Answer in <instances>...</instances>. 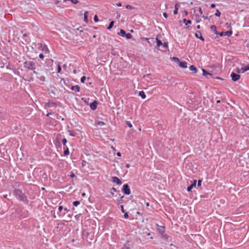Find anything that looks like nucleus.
<instances>
[{"label": "nucleus", "instance_id": "nucleus-59", "mask_svg": "<svg viewBox=\"0 0 249 249\" xmlns=\"http://www.w3.org/2000/svg\"><path fill=\"white\" fill-rule=\"evenodd\" d=\"M146 205L147 206H149V204L148 202H146Z\"/></svg>", "mask_w": 249, "mask_h": 249}, {"label": "nucleus", "instance_id": "nucleus-8", "mask_svg": "<svg viewBox=\"0 0 249 249\" xmlns=\"http://www.w3.org/2000/svg\"><path fill=\"white\" fill-rule=\"evenodd\" d=\"M196 180H194L193 181V182L189 186H188L187 187V191L188 192L191 191V190L193 188L196 187Z\"/></svg>", "mask_w": 249, "mask_h": 249}, {"label": "nucleus", "instance_id": "nucleus-2", "mask_svg": "<svg viewBox=\"0 0 249 249\" xmlns=\"http://www.w3.org/2000/svg\"><path fill=\"white\" fill-rule=\"evenodd\" d=\"M24 68L28 70H33L35 69V63L33 61H26L24 63Z\"/></svg>", "mask_w": 249, "mask_h": 249}, {"label": "nucleus", "instance_id": "nucleus-58", "mask_svg": "<svg viewBox=\"0 0 249 249\" xmlns=\"http://www.w3.org/2000/svg\"><path fill=\"white\" fill-rule=\"evenodd\" d=\"M51 113H48L47 114H46V116H49L50 115H51Z\"/></svg>", "mask_w": 249, "mask_h": 249}, {"label": "nucleus", "instance_id": "nucleus-1", "mask_svg": "<svg viewBox=\"0 0 249 249\" xmlns=\"http://www.w3.org/2000/svg\"><path fill=\"white\" fill-rule=\"evenodd\" d=\"M14 194L15 196L21 201H23L24 202H27L28 201L27 198L25 196L24 193L22 192L18 189H15L14 191Z\"/></svg>", "mask_w": 249, "mask_h": 249}, {"label": "nucleus", "instance_id": "nucleus-13", "mask_svg": "<svg viewBox=\"0 0 249 249\" xmlns=\"http://www.w3.org/2000/svg\"><path fill=\"white\" fill-rule=\"evenodd\" d=\"M179 66L182 68H186L187 67V63L185 61L179 62Z\"/></svg>", "mask_w": 249, "mask_h": 249}, {"label": "nucleus", "instance_id": "nucleus-57", "mask_svg": "<svg viewBox=\"0 0 249 249\" xmlns=\"http://www.w3.org/2000/svg\"><path fill=\"white\" fill-rule=\"evenodd\" d=\"M196 28H197V29H200V25H198L196 26Z\"/></svg>", "mask_w": 249, "mask_h": 249}, {"label": "nucleus", "instance_id": "nucleus-60", "mask_svg": "<svg viewBox=\"0 0 249 249\" xmlns=\"http://www.w3.org/2000/svg\"><path fill=\"white\" fill-rule=\"evenodd\" d=\"M59 1H58V0L55 1V3L57 4L59 3Z\"/></svg>", "mask_w": 249, "mask_h": 249}, {"label": "nucleus", "instance_id": "nucleus-44", "mask_svg": "<svg viewBox=\"0 0 249 249\" xmlns=\"http://www.w3.org/2000/svg\"><path fill=\"white\" fill-rule=\"evenodd\" d=\"M199 13H200V15H202V14H203V11H202V8H201L200 7H199Z\"/></svg>", "mask_w": 249, "mask_h": 249}, {"label": "nucleus", "instance_id": "nucleus-3", "mask_svg": "<svg viewBox=\"0 0 249 249\" xmlns=\"http://www.w3.org/2000/svg\"><path fill=\"white\" fill-rule=\"evenodd\" d=\"M123 191L125 195H130L131 192L128 185L126 184H124L123 187Z\"/></svg>", "mask_w": 249, "mask_h": 249}, {"label": "nucleus", "instance_id": "nucleus-35", "mask_svg": "<svg viewBox=\"0 0 249 249\" xmlns=\"http://www.w3.org/2000/svg\"><path fill=\"white\" fill-rule=\"evenodd\" d=\"M94 20L95 22H98V17L97 15H95L94 17Z\"/></svg>", "mask_w": 249, "mask_h": 249}, {"label": "nucleus", "instance_id": "nucleus-56", "mask_svg": "<svg viewBox=\"0 0 249 249\" xmlns=\"http://www.w3.org/2000/svg\"><path fill=\"white\" fill-rule=\"evenodd\" d=\"M33 72L34 73L36 74H37V73L36 71L35 70V69H34L33 70Z\"/></svg>", "mask_w": 249, "mask_h": 249}, {"label": "nucleus", "instance_id": "nucleus-26", "mask_svg": "<svg viewBox=\"0 0 249 249\" xmlns=\"http://www.w3.org/2000/svg\"><path fill=\"white\" fill-rule=\"evenodd\" d=\"M127 39H129L132 38V36L130 33H126L125 36Z\"/></svg>", "mask_w": 249, "mask_h": 249}, {"label": "nucleus", "instance_id": "nucleus-18", "mask_svg": "<svg viewBox=\"0 0 249 249\" xmlns=\"http://www.w3.org/2000/svg\"><path fill=\"white\" fill-rule=\"evenodd\" d=\"M189 69L190 71H193L194 73H196L197 70L196 67L194 65H191L189 67Z\"/></svg>", "mask_w": 249, "mask_h": 249}, {"label": "nucleus", "instance_id": "nucleus-61", "mask_svg": "<svg viewBox=\"0 0 249 249\" xmlns=\"http://www.w3.org/2000/svg\"><path fill=\"white\" fill-rule=\"evenodd\" d=\"M185 15H188V12H186V11H185Z\"/></svg>", "mask_w": 249, "mask_h": 249}, {"label": "nucleus", "instance_id": "nucleus-34", "mask_svg": "<svg viewBox=\"0 0 249 249\" xmlns=\"http://www.w3.org/2000/svg\"><path fill=\"white\" fill-rule=\"evenodd\" d=\"M105 123L103 122V121H99L98 122V124H99V125H101V126H103L104 125H105Z\"/></svg>", "mask_w": 249, "mask_h": 249}, {"label": "nucleus", "instance_id": "nucleus-50", "mask_svg": "<svg viewBox=\"0 0 249 249\" xmlns=\"http://www.w3.org/2000/svg\"><path fill=\"white\" fill-rule=\"evenodd\" d=\"M116 5L117 6H121V2H118L117 3H116Z\"/></svg>", "mask_w": 249, "mask_h": 249}, {"label": "nucleus", "instance_id": "nucleus-25", "mask_svg": "<svg viewBox=\"0 0 249 249\" xmlns=\"http://www.w3.org/2000/svg\"><path fill=\"white\" fill-rule=\"evenodd\" d=\"M69 154H70V152H69V148L68 147H67L66 149H65V150L64 151V156H68V155H69Z\"/></svg>", "mask_w": 249, "mask_h": 249}, {"label": "nucleus", "instance_id": "nucleus-52", "mask_svg": "<svg viewBox=\"0 0 249 249\" xmlns=\"http://www.w3.org/2000/svg\"><path fill=\"white\" fill-rule=\"evenodd\" d=\"M117 155L118 157H120V156H121V153H120V152H118V153H117Z\"/></svg>", "mask_w": 249, "mask_h": 249}, {"label": "nucleus", "instance_id": "nucleus-40", "mask_svg": "<svg viewBox=\"0 0 249 249\" xmlns=\"http://www.w3.org/2000/svg\"><path fill=\"white\" fill-rule=\"evenodd\" d=\"M126 8L128 9H131L132 8V7L130 5H127L126 6Z\"/></svg>", "mask_w": 249, "mask_h": 249}, {"label": "nucleus", "instance_id": "nucleus-42", "mask_svg": "<svg viewBox=\"0 0 249 249\" xmlns=\"http://www.w3.org/2000/svg\"><path fill=\"white\" fill-rule=\"evenodd\" d=\"M39 57L40 58L43 59L44 57V55L42 53H40L39 55Z\"/></svg>", "mask_w": 249, "mask_h": 249}, {"label": "nucleus", "instance_id": "nucleus-55", "mask_svg": "<svg viewBox=\"0 0 249 249\" xmlns=\"http://www.w3.org/2000/svg\"><path fill=\"white\" fill-rule=\"evenodd\" d=\"M64 210L66 212H68L69 211L67 208H65Z\"/></svg>", "mask_w": 249, "mask_h": 249}, {"label": "nucleus", "instance_id": "nucleus-48", "mask_svg": "<svg viewBox=\"0 0 249 249\" xmlns=\"http://www.w3.org/2000/svg\"><path fill=\"white\" fill-rule=\"evenodd\" d=\"M49 64L51 65H52V64L53 63V60L50 59L49 60Z\"/></svg>", "mask_w": 249, "mask_h": 249}, {"label": "nucleus", "instance_id": "nucleus-45", "mask_svg": "<svg viewBox=\"0 0 249 249\" xmlns=\"http://www.w3.org/2000/svg\"><path fill=\"white\" fill-rule=\"evenodd\" d=\"M219 36H225V32H221L219 34Z\"/></svg>", "mask_w": 249, "mask_h": 249}, {"label": "nucleus", "instance_id": "nucleus-23", "mask_svg": "<svg viewBox=\"0 0 249 249\" xmlns=\"http://www.w3.org/2000/svg\"><path fill=\"white\" fill-rule=\"evenodd\" d=\"M202 72H203V75H204V76H206L207 75H212V74L208 72L207 71H206L204 69H202Z\"/></svg>", "mask_w": 249, "mask_h": 249}, {"label": "nucleus", "instance_id": "nucleus-33", "mask_svg": "<svg viewBox=\"0 0 249 249\" xmlns=\"http://www.w3.org/2000/svg\"><path fill=\"white\" fill-rule=\"evenodd\" d=\"M86 80V77L85 76H83L81 78V79H80V81H81V83H84L85 82V81Z\"/></svg>", "mask_w": 249, "mask_h": 249}, {"label": "nucleus", "instance_id": "nucleus-30", "mask_svg": "<svg viewBox=\"0 0 249 249\" xmlns=\"http://www.w3.org/2000/svg\"><path fill=\"white\" fill-rule=\"evenodd\" d=\"M57 73H60L61 71V68L59 63H57Z\"/></svg>", "mask_w": 249, "mask_h": 249}, {"label": "nucleus", "instance_id": "nucleus-41", "mask_svg": "<svg viewBox=\"0 0 249 249\" xmlns=\"http://www.w3.org/2000/svg\"><path fill=\"white\" fill-rule=\"evenodd\" d=\"M163 16L165 18H167V17H168V14H167L166 13H163Z\"/></svg>", "mask_w": 249, "mask_h": 249}, {"label": "nucleus", "instance_id": "nucleus-22", "mask_svg": "<svg viewBox=\"0 0 249 249\" xmlns=\"http://www.w3.org/2000/svg\"><path fill=\"white\" fill-rule=\"evenodd\" d=\"M178 4L176 3L175 5V10H174V14H177L178 11Z\"/></svg>", "mask_w": 249, "mask_h": 249}, {"label": "nucleus", "instance_id": "nucleus-51", "mask_svg": "<svg viewBox=\"0 0 249 249\" xmlns=\"http://www.w3.org/2000/svg\"><path fill=\"white\" fill-rule=\"evenodd\" d=\"M70 176L71 178H74L75 177V175L73 173H71Z\"/></svg>", "mask_w": 249, "mask_h": 249}, {"label": "nucleus", "instance_id": "nucleus-20", "mask_svg": "<svg viewBox=\"0 0 249 249\" xmlns=\"http://www.w3.org/2000/svg\"><path fill=\"white\" fill-rule=\"evenodd\" d=\"M183 21L185 23V25L190 24H191V22H192L190 20H187L186 18H184L183 19Z\"/></svg>", "mask_w": 249, "mask_h": 249}, {"label": "nucleus", "instance_id": "nucleus-46", "mask_svg": "<svg viewBox=\"0 0 249 249\" xmlns=\"http://www.w3.org/2000/svg\"><path fill=\"white\" fill-rule=\"evenodd\" d=\"M86 164V161H84V160H83L82 162V166H85Z\"/></svg>", "mask_w": 249, "mask_h": 249}, {"label": "nucleus", "instance_id": "nucleus-62", "mask_svg": "<svg viewBox=\"0 0 249 249\" xmlns=\"http://www.w3.org/2000/svg\"><path fill=\"white\" fill-rule=\"evenodd\" d=\"M82 196H85V193H83V194H82Z\"/></svg>", "mask_w": 249, "mask_h": 249}, {"label": "nucleus", "instance_id": "nucleus-39", "mask_svg": "<svg viewBox=\"0 0 249 249\" xmlns=\"http://www.w3.org/2000/svg\"><path fill=\"white\" fill-rule=\"evenodd\" d=\"M201 182H202V180H198V183H197V186H200L201 185Z\"/></svg>", "mask_w": 249, "mask_h": 249}, {"label": "nucleus", "instance_id": "nucleus-11", "mask_svg": "<svg viewBox=\"0 0 249 249\" xmlns=\"http://www.w3.org/2000/svg\"><path fill=\"white\" fill-rule=\"evenodd\" d=\"M195 36L196 38L200 39L202 41L204 40V39L202 36L201 33L200 31H196L195 33Z\"/></svg>", "mask_w": 249, "mask_h": 249}, {"label": "nucleus", "instance_id": "nucleus-16", "mask_svg": "<svg viewBox=\"0 0 249 249\" xmlns=\"http://www.w3.org/2000/svg\"><path fill=\"white\" fill-rule=\"evenodd\" d=\"M139 95L143 99L146 98L145 94L143 91H140L139 93Z\"/></svg>", "mask_w": 249, "mask_h": 249}, {"label": "nucleus", "instance_id": "nucleus-17", "mask_svg": "<svg viewBox=\"0 0 249 249\" xmlns=\"http://www.w3.org/2000/svg\"><path fill=\"white\" fill-rule=\"evenodd\" d=\"M126 34V32L124 30L121 29L119 33H118V35L124 37Z\"/></svg>", "mask_w": 249, "mask_h": 249}, {"label": "nucleus", "instance_id": "nucleus-47", "mask_svg": "<svg viewBox=\"0 0 249 249\" xmlns=\"http://www.w3.org/2000/svg\"><path fill=\"white\" fill-rule=\"evenodd\" d=\"M63 209V208L62 206H59L58 207L59 211H61Z\"/></svg>", "mask_w": 249, "mask_h": 249}, {"label": "nucleus", "instance_id": "nucleus-9", "mask_svg": "<svg viewBox=\"0 0 249 249\" xmlns=\"http://www.w3.org/2000/svg\"><path fill=\"white\" fill-rule=\"evenodd\" d=\"M112 181L113 182L116 183L118 185L122 184V181L117 177H112Z\"/></svg>", "mask_w": 249, "mask_h": 249}, {"label": "nucleus", "instance_id": "nucleus-27", "mask_svg": "<svg viewBox=\"0 0 249 249\" xmlns=\"http://www.w3.org/2000/svg\"><path fill=\"white\" fill-rule=\"evenodd\" d=\"M68 133H69V135L71 136H72V137L75 136V133L72 130H68Z\"/></svg>", "mask_w": 249, "mask_h": 249}, {"label": "nucleus", "instance_id": "nucleus-12", "mask_svg": "<svg viewBox=\"0 0 249 249\" xmlns=\"http://www.w3.org/2000/svg\"><path fill=\"white\" fill-rule=\"evenodd\" d=\"M71 89L75 92H78L80 91V87L78 85L73 86L71 87Z\"/></svg>", "mask_w": 249, "mask_h": 249}, {"label": "nucleus", "instance_id": "nucleus-7", "mask_svg": "<svg viewBox=\"0 0 249 249\" xmlns=\"http://www.w3.org/2000/svg\"><path fill=\"white\" fill-rule=\"evenodd\" d=\"M40 49L42 51H44L45 53H49V50L47 46L45 44H40Z\"/></svg>", "mask_w": 249, "mask_h": 249}, {"label": "nucleus", "instance_id": "nucleus-4", "mask_svg": "<svg viewBox=\"0 0 249 249\" xmlns=\"http://www.w3.org/2000/svg\"><path fill=\"white\" fill-rule=\"evenodd\" d=\"M249 70V65H247L244 67H242L241 69L238 68H236V72L237 73H244L247 71Z\"/></svg>", "mask_w": 249, "mask_h": 249}, {"label": "nucleus", "instance_id": "nucleus-10", "mask_svg": "<svg viewBox=\"0 0 249 249\" xmlns=\"http://www.w3.org/2000/svg\"><path fill=\"white\" fill-rule=\"evenodd\" d=\"M97 102L96 101H94L92 103H90L89 105L90 109L92 110H95L97 108Z\"/></svg>", "mask_w": 249, "mask_h": 249}, {"label": "nucleus", "instance_id": "nucleus-54", "mask_svg": "<svg viewBox=\"0 0 249 249\" xmlns=\"http://www.w3.org/2000/svg\"><path fill=\"white\" fill-rule=\"evenodd\" d=\"M211 7L212 8H214V7H215V4H213H213H211Z\"/></svg>", "mask_w": 249, "mask_h": 249}, {"label": "nucleus", "instance_id": "nucleus-15", "mask_svg": "<svg viewBox=\"0 0 249 249\" xmlns=\"http://www.w3.org/2000/svg\"><path fill=\"white\" fill-rule=\"evenodd\" d=\"M88 14H89V12H88V11H86V12L84 13V21L86 23H88Z\"/></svg>", "mask_w": 249, "mask_h": 249}, {"label": "nucleus", "instance_id": "nucleus-5", "mask_svg": "<svg viewBox=\"0 0 249 249\" xmlns=\"http://www.w3.org/2000/svg\"><path fill=\"white\" fill-rule=\"evenodd\" d=\"M157 45L158 47L162 46L164 49H166L168 47V43L167 42L162 43V42L158 38H157Z\"/></svg>", "mask_w": 249, "mask_h": 249}, {"label": "nucleus", "instance_id": "nucleus-36", "mask_svg": "<svg viewBox=\"0 0 249 249\" xmlns=\"http://www.w3.org/2000/svg\"><path fill=\"white\" fill-rule=\"evenodd\" d=\"M67 140H66V138H64V139H63V140H62V143H63V144L64 145H65L66 144V143H67Z\"/></svg>", "mask_w": 249, "mask_h": 249}, {"label": "nucleus", "instance_id": "nucleus-14", "mask_svg": "<svg viewBox=\"0 0 249 249\" xmlns=\"http://www.w3.org/2000/svg\"><path fill=\"white\" fill-rule=\"evenodd\" d=\"M46 106L49 107H55L56 106V104L53 102H49L46 104Z\"/></svg>", "mask_w": 249, "mask_h": 249}, {"label": "nucleus", "instance_id": "nucleus-53", "mask_svg": "<svg viewBox=\"0 0 249 249\" xmlns=\"http://www.w3.org/2000/svg\"><path fill=\"white\" fill-rule=\"evenodd\" d=\"M130 165L129 164H126V165H125V167L127 168H129L130 167Z\"/></svg>", "mask_w": 249, "mask_h": 249}, {"label": "nucleus", "instance_id": "nucleus-32", "mask_svg": "<svg viewBox=\"0 0 249 249\" xmlns=\"http://www.w3.org/2000/svg\"><path fill=\"white\" fill-rule=\"evenodd\" d=\"M220 15H221V13H220V11L217 9L216 11V12L215 13V15L216 17H219L220 16Z\"/></svg>", "mask_w": 249, "mask_h": 249}, {"label": "nucleus", "instance_id": "nucleus-31", "mask_svg": "<svg viewBox=\"0 0 249 249\" xmlns=\"http://www.w3.org/2000/svg\"><path fill=\"white\" fill-rule=\"evenodd\" d=\"M80 204V202L79 201H75L73 202V205L75 206V207H77L78 205H79Z\"/></svg>", "mask_w": 249, "mask_h": 249}, {"label": "nucleus", "instance_id": "nucleus-19", "mask_svg": "<svg viewBox=\"0 0 249 249\" xmlns=\"http://www.w3.org/2000/svg\"><path fill=\"white\" fill-rule=\"evenodd\" d=\"M211 29L212 30V31L215 34H217V32L216 31V27L215 25H212L211 26Z\"/></svg>", "mask_w": 249, "mask_h": 249}, {"label": "nucleus", "instance_id": "nucleus-64", "mask_svg": "<svg viewBox=\"0 0 249 249\" xmlns=\"http://www.w3.org/2000/svg\"><path fill=\"white\" fill-rule=\"evenodd\" d=\"M112 148L113 149V150H115V149L113 146H112Z\"/></svg>", "mask_w": 249, "mask_h": 249}, {"label": "nucleus", "instance_id": "nucleus-29", "mask_svg": "<svg viewBox=\"0 0 249 249\" xmlns=\"http://www.w3.org/2000/svg\"><path fill=\"white\" fill-rule=\"evenodd\" d=\"M172 59L175 61V62H177V63H179L180 61H179V59L177 58V57H173L172 58Z\"/></svg>", "mask_w": 249, "mask_h": 249}, {"label": "nucleus", "instance_id": "nucleus-49", "mask_svg": "<svg viewBox=\"0 0 249 249\" xmlns=\"http://www.w3.org/2000/svg\"><path fill=\"white\" fill-rule=\"evenodd\" d=\"M79 1H71L73 4H77Z\"/></svg>", "mask_w": 249, "mask_h": 249}, {"label": "nucleus", "instance_id": "nucleus-37", "mask_svg": "<svg viewBox=\"0 0 249 249\" xmlns=\"http://www.w3.org/2000/svg\"><path fill=\"white\" fill-rule=\"evenodd\" d=\"M128 217H129V216H128V213H125L124 212V218L127 219V218H128Z\"/></svg>", "mask_w": 249, "mask_h": 249}, {"label": "nucleus", "instance_id": "nucleus-21", "mask_svg": "<svg viewBox=\"0 0 249 249\" xmlns=\"http://www.w3.org/2000/svg\"><path fill=\"white\" fill-rule=\"evenodd\" d=\"M114 21H111L110 22L109 25H108V26L107 27V30H110L112 28V27H113V26L114 25Z\"/></svg>", "mask_w": 249, "mask_h": 249}, {"label": "nucleus", "instance_id": "nucleus-38", "mask_svg": "<svg viewBox=\"0 0 249 249\" xmlns=\"http://www.w3.org/2000/svg\"><path fill=\"white\" fill-rule=\"evenodd\" d=\"M127 125L129 127L131 128L132 127V125L130 122H127Z\"/></svg>", "mask_w": 249, "mask_h": 249}, {"label": "nucleus", "instance_id": "nucleus-43", "mask_svg": "<svg viewBox=\"0 0 249 249\" xmlns=\"http://www.w3.org/2000/svg\"><path fill=\"white\" fill-rule=\"evenodd\" d=\"M121 211H122V212L123 213H124L125 211H124V209L123 205H121Z\"/></svg>", "mask_w": 249, "mask_h": 249}, {"label": "nucleus", "instance_id": "nucleus-24", "mask_svg": "<svg viewBox=\"0 0 249 249\" xmlns=\"http://www.w3.org/2000/svg\"><path fill=\"white\" fill-rule=\"evenodd\" d=\"M232 32L231 31H228L225 32V36H231Z\"/></svg>", "mask_w": 249, "mask_h": 249}, {"label": "nucleus", "instance_id": "nucleus-28", "mask_svg": "<svg viewBox=\"0 0 249 249\" xmlns=\"http://www.w3.org/2000/svg\"><path fill=\"white\" fill-rule=\"evenodd\" d=\"M37 78L42 82H44L46 80V78L44 76H40Z\"/></svg>", "mask_w": 249, "mask_h": 249}, {"label": "nucleus", "instance_id": "nucleus-63", "mask_svg": "<svg viewBox=\"0 0 249 249\" xmlns=\"http://www.w3.org/2000/svg\"><path fill=\"white\" fill-rule=\"evenodd\" d=\"M112 190L114 191H116V190L114 188H112Z\"/></svg>", "mask_w": 249, "mask_h": 249}, {"label": "nucleus", "instance_id": "nucleus-6", "mask_svg": "<svg viewBox=\"0 0 249 249\" xmlns=\"http://www.w3.org/2000/svg\"><path fill=\"white\" fill-rule=\"evenodd\" d=\"M231 77L232 80L234 82L237 81L240 78V75L236 74L234 72H231Z\"/></svg>", "mask_w": 249, "mask_h": 249}]
</instances>
